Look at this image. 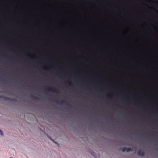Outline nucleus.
<instances>
[{
    "instance_id": "nucleus-1",
    "label": "nucleus",
    "mask_w": 158,
    "mask_h": 158,
    "mask_svg": "<svg viewBox=\"0 0 158 158\" xmlns=\"http://www.w3.org/2000/svg\"><path fill=\"white\" fill-rule=\"evenodd\" d=\"M131 151H132V150L130 148H127V147H124L122 149V151L123 152H124L125 151L128 152Z\"/></svg>"
},
{
    "instance_id": "nucleus-2",
    "label": "nucleus",
    "mask_w": 158,
    "mask_h": 158,
    "mask_svg": "<svg viewBox=\"0 0 158 158\" xmlns=\"http://www.w3.org/2000/svg\"><path fill=\"white\" fill-rule=\"evenodd\" d=\"M137 153L138 155L141 156H143L145 154L144 152L141 150L138 151Z\"/></svg>"
},
{
    "instance_id": "nucleus-3",
    "label": "nucleus",
    "mask_w": 158,
    "mask_h": 158,
    "mask_svg": "<svg viewBox=\"0 0 158 158\" xmlns=\"http://www.w3.org/2000/svg\"><path fill=\"white\" fill-rule=\"evenodd\" d=\"M47 89L48 91H52L53 92H56V90L55 89H53L50 87H49L47 88Z\"/></svg>"
},
{
    "instance_id": "nucleus-4",
    "label": "nucleus",
    "mask_w": 158,
    "mask_h": 158,
    "mask_svg": "<svg viewBox=\"0 0 158 158\" xmlns=\"http://www.w3.org/2000/svg\"><path fill=\"white\" fill-rule=\"evenodd\" d=\"M4 98L5 100H6L12 101V99L8 97H5Z\"/></svg>"
},
{
    "instance_id": "nucleus-5",
    "label": "nucleus",
    "mask_w": 158,
    "mask_h": 158,
    "mask_svg": "<svg viewBox=\"0 0 158 158\" xmlns=\"http://www.w3.org/2000/svg\"><path fill=\"white\" fill-rule=\"evenodd\" d=\"M31 97L32 98H33L35 100H36L38 99V98L37 97H35L33 95H31Z\"/></svg>"
},
{
    "instance_id": "nucleus-6",
    "label": "nucleus",
    "mask_w": 158,
    "mask_h": 158,
    "mask_svg": "<svg viewBox=\"0 0 158 158\" xmlns=\"http://www.w3.org/2000/svg\"><path fill=\"white\" fill-rule=\"evenodd\" d=\"M0 134L1 135H3V133L2 131L0 129Z\"/></svg>"
},
{
    "instance_id": "nucleus-7",
    "label": "nucleus",
    "mask_w": 158,
    "mask_h": 158,
    "mask_svg": "<svg viewBox=\"0 0 158 158\" xmlns=\"http://www.w3.org/2000/svg\"><path fill=\"white\" fill-rule=\"evenodd\" d=\"M68 83L70 86H71V84L69 82H68Z\"/></svg>"
},
{
    "instance_id": "nucleus-8",
    "label": "nucleus",
    "mask_w": 158,
    "mask_h": 158,
    "mask_svg": "<svg viewBox=\"0 0 158 158\" xmlns=\"http://www.w3.org/2000/svg\"><path fill=\"white\" fill-rule=\"evenodd\" d=\"M49 139H50V140H52V141H53V140L52 139V138L50 137H49Z\"/></svg>"
},
{
    "instance_id": "nucleus-9",
    "label": "nucleus",
    "mask_w": 158,
    "mask_h": 158,
    "mask_svg": "<svg viewBox=\"0 0 158 158\" xmlns=\"http://www.w3.org/2000/svg\"><path fill=\"white\" fill-rule=\"evenodd\" d=\"M61 102L62 103H65V102H64L63 101H62Z\"/></svg>"
},
{
    "instance_id": "nucleus-10",
    "label": "nucleus",
    "mask_w": 158,
    "mask_h": 158,
    "mask_svg": "<svg viewBox=\"0 0 158 158\" xmlns=\"http://www.w3.org/2000/svg\"><path fill=\"white\" fill-rule=\"evenodd\" d=\"M53 100H54V101H56V100H55V99H53Z\"/></svg>"
},
{
    "instance_id": "nucleus-11",
    "label": "nucleus",
    "mask_w": 158,
    "mask_h": 158,
    "mask_svg": "<svg viewBox=\"0 0 158 158\" xmlns=\"http://www.w3.org/2000/svg\"><path fill=\"white\" fill-rule=\"evenodd\" d=\"M54 143H55L56 144H57V143H56V142H54Z\"/></svg>"
},
{
    "instance_id": "nucleus-12",
    "label": "nucleus",
    "mask_w": 158,
    "mask_h": 158,
    "mask_svg": "<svg viewBox=\"0 0 158 158\" xmlns=\"http://www.w3.org/2000/svg\"><path fill=\"white\" fill-rule=\"evenodd\" d=\"M67 105H68V106H70V105H69V104H68Z\"/></svg>"
}]
</instances>
